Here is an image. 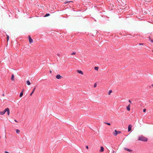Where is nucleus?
Instances as JSON below:
<instances>
[{
	"mask_svg": "<svg viewBox=\"0 0 153 153\" xmlns=\"http://www.w3.org/2000/svg\"><path fill=\"white\" fill-rule=\"evenodd\" d=\"M62 76L59 74L57 75L56 76V78L58 79H61Z\"/></svg>",
	"mask_w": 153,
	"mask_h": 153,
	"instance_id": "obj_6",
	"label": "nucleus"
},
{
	"mask_svg": "<svg viewBox=\"0 0 153 153\" xmlns=\"http://www.w3.org/2000/svg\"><path fill=\"white\" fill-rule=\"evenodd\" d=\"M35 89H36V88L35 87L34 88H33V91H32V92L30 93V96H32L33 94V92H34V91L35 90Z\"/></svg>",
	"mask_w": 153,
	"mask_h": 153,
	"instance_id": "obj_11",
	"label": "nucleus"
},
{
	"mask_svg": "<svg viewBox=\"0 0 153 153\" xmlns=\"http://www.w3.org/2000/svg\"><path fill=\"white\" fill-rule=\"evenodd\" d=\"M14 76L13 74H12L11 77V80L12 81L14 80Z\"/></svg>",
	"mask_w": 153,
	"mask_h": 153,
	"instance_id": "obj_10",
	"label": "nucleus"
},
{
	"mask_svg": "<svg viewBox=\"0 0 153 153\" xmlns=\"http://www.w3.org/2000/svg\"><path fill=\"white\" fill-rule=\"evenodd\" d=\"M26 83H27V84L28 85H30V82L29 81V80H27V81Z\"/></svg>",
	"mask_w": 153,
	"mask_h": 153,
	"instance_id": "obj_13",
	"label": "nucleus"
},
{
	"mask_svg": "<svg viewBox=\"0 0 153 153\" xmlns=\"http://www.w3.org/2000/svg\"><path fill=\"white\" fill-rule=\"evenodd\" d=\"M143 112H146V109H143Z\"/></svg>",
	"mask_w": 153,
	"mask_h": 153,
	"instance_id": "obj_27",
	"label": "nucleus"
},
{
	"mask_svg": "<svg viewBox=\"0 0 153 153\" xmlns=\"http://www.w3.org/2000/svg\"><path fill=\"white\" fill-rule=\"evenodd\" d=\"M112 153H115V151L114 150H112Z\"/></svg>",
	"mask_w": 153,
	"mask_h": 153,
	"instance_id": "obj_30",
	"label": "nucleus"
},
{
	"mask_svg": "<svg viewBox=\"0 0 153 153\" xmlns=\"http://www.w3.org/2000/svg\"><path fill=\"white\" fill-rule=\"evenodd\" d=\"M147 138L144 137L143 135L140 136L138 137V140L143 141L146 142L148 140Z\"/></svg>",
	"mask_w": 153,
	"mask_h": 153,
	"instance_id": "obj_1",
	"label": "nucleus"
},
{
	"mask_svg": "<svg viewBox=\"0 0 153 153\" xmlns=\"http://www.w3.org/2000/svg\"><path fill=\"white\" fill-rule=\"evenodd\" d=\"M121 133V132L120 131H117V134H120V133Z\"/></svg>",
	"mask_w": 153,
	"mask_h": 153,
	"instance_id": "obj_26",
	"label": "nucleus"
},
{
	"mask_svg": "<svg viewBox=\"0 0 153 153\" xmlns=\"http://www.w3.org/2000/svg\"><path fill=\"white\" fill-rule=\"evenodd\" d=\"M50 14H49V13H47V14H46L45 16V17H47V16H50Z\"/></svg>",
	"mask_w": 153,
	"mask_h": 153,
	"instance_id": "obj_19",
	"label": "nucleus"
},
{
	"mask_svg": "<svg viewBox=\"0 0 153 153\" xmlns=\"http://www.w3.org/2000/svg\"><path fill=\"white\" fill-rule=\"evenodd\" d=\"M128 101H129V102H130V103H131V101L130 100H128Z\"/></svg>",
	"mask_w": 153,
	"mask_h": 153,
	"instance_id": "obj_31",
	"label": "nucleus"
},
{
	"mask_svg": "<svg viewBox=\"0 0 153 153\" xmlns=\"http://www.w3.org/2000/svg\"><path fill=\"white\" fill-rule=\"evenodd\" d=\"M99 68L97 67H95L94 69L95 70L97 71L98 69Z\"/></svg>",
	"mask_w": 153,
	"mask_h": 153,
	"instance_id": "obj_17",
	"label": "nucleus"
},
{
	"mask_svg": "<svg viewBox=\"0 0 153 153\" xmlns=\"http://www.w3.org/2000/svg\"><path fill=\"white\" fill-rule=\"evenodd\" d=\"M104 149L103 147L102 146H101L100 147V152H102L104 151Z\"/></svg>",
	"mask_w": 153,
	"mask_h": 153,
	"instance_id": "obj_8",
	"label": "nucleus"
},
{
	"mask_svg": "<svg viewBox=\"0 0 153 153\" xmlns=\"http://www.w3.org/2000/svg\"><path fill=\"white\" fill-rule=\"evenodd\" d=\"M76 53L75 52H73L71 54V55H75V54Z\"/></svg>",
	"mask_w": 153,
	"mask_h": 153,
	"instance_id": "obj_22",
	"label": "nucleus"
},
{
	"mask_svg": "<svg viewBox=\"0 0 153 153\" xmlns=\"http://www.w3.org/2000/svg\"><path fill=\"white\" fill-rule=\"evenodd\" d=\"M16 132L17 133L19 134L20 132V131L19 129H17L16 130Z\"/></svg>",
	"mask_w": 153,
	"mask_h": 153,
	"instance_id": "obj_16",
	"label": "nucleus"
},
{
	"mask_svg": "<svg viewBox=\"0 0 153 153\" xmlns=\"http://www.w3.org/2000/svg\"><path fill=\"white\" fill-rule=\"evenodd\" d=\"M86 148L87 149H88V146H86Z\"/></svg>",
	"mask_w": 153,
	"mask_h": 153,
	"instance_id": "obj_29",
	"label": "nucleus"
},
{
	"mask_svg": "<svg viewBox=\"0 0 153 153\" xmlns=\"http://www.w3.org/2000/svg\"><path fill=\"white\" fill-rule=\"evenodd\" d=\"M14 121H15V122H18V121L16 120H14Z\"/></svg>",
	"mask_w": 153,
	"mask_h": 153,
	"instance_id": "obj_32",
	"label": "nucleus"
},
{
	"mask_svg": "<svg viewBox=\"0 0 153 153\" xmlns=\"http://www.w3.org/2000/svg\"><path fill=\"white\" fill-rule=\"evenodd\" d=\"M114 135L116 136L117 134V131L116 130H114V132L113 133Z\"/></svg>",
	"mask_w": 153,
	"mask_h": 153,
	"instance_id": "obj_7",
	"label": "nucleus"
},
{
	"mask_svg": "<svg viewBox=\"0 0 153 153\" xmlns=\"http://www.w3.org/2000/svg\"><path fill=\"white\" fill-rule=\"evenodd\" d=\"M77 72L80 74H82V75H83V72L81 71V70H77Z\"/></svg>",
	"mask_w": 153,
	"mask_h": 153,
	"instance_id": "obj_5",
	"label": "nucleus"
},
{
	"mask_svg": "<svg viewBox=\"0 0 153 153\" xmlns=\"http://www.w3.org/2000/svg\"><path fill=\"white\" fill-rule=\"evenodd\" d=\"M97 85L96 83H95L94 85V87L95 88L97 86Z\"/></svg>",
	"mask_w": 153,
	"mask_h": 153,
	"instance_id": "obj_24",
	"label": "nucleus"
},
{
	"mask_svg": "<svg viewBox=\"0 0 153 153\" xmlns=\"http://www.w3.org/2000/svg\"><path fill=\"white\" fill-rule=\"evenodd\" d=\"M132 126L131 125H129L128 126V131L129 132L131 130V128H132Z\"/></svg>",
	"mask_w": 153,
	"mask_h": 153,
	"instance_id": "obj_3",
	"label": "nucleus"
},
{
	"mask_svg": "<svg viewBox=\"0 0 153 153\" xmlns=\"http://www.w3.org/2000/svg\"><path fill=\"white\" fill-rule=\"evenodd\" d=\"M23 91H22V92H21L20 93V95H19V96L20 97H21L22 96V95H23Z\"/></svg>",
	"mask_w": 153,
	"mask_h": 153,
	"instance_id": "obj_14",
	"label": "nucleus"
},
{
	"mask_svg": "<svg viewBox=\"0 0 153 153\" xmlns=\"http://www.w3.org/2000/svg\"><path fill=\"white\" fill-rule=\"evenodd\" d=\"M124 149L128 151V152H131L132 151V150H131V149H130L128 148H124Z\"/></svg>",
	"mask_w": 153,
	"mask_h": 153,
	"instance_id": "obj_9",
	"label": "nucleus"
},
{
	"mask_svg": "<svg viewBox=\"0 0 153 153\" xmlns=\"http://www.w3.org/2000/svg\"><path fill=\"white\" fill-rule=\"evenodd\" d=\"M29 42L30 43H32L33 42V40L30 36H29Z\"/></svg>",
	"mask_w": 153,
	"mask_h": 153,
	"instance_id": "obj_4",
	"label": "nucleus"
},
{
	"mask_svg": "<svg viewBox=\"0 0 153 153\" xmlns=\"http://www.w3.org/2000/svg\"><path fill=\"white\" fill-rule=\"evenodd\" d=\"M6 111L7 112L8 115H9L10 113V110L8 108H5L3 111H0V115H4Z\"/></svg>",
	"mask_w": 153,
	"mask_h": 153,
	"instance_id": "obj_2",
	"label": "nucleus"
},
{
	"mask_svg": "<svg viewBox=\"0 0 153 153\" xmlns=\"http://www.w3.org/2000/svg\"><path fill=\"white\" fill-rule=\"evenodd\" d=\"M144 45L143 43H140L139 44V45Z\"/></svg>",
	"mask_w": 153,
	"mask_h": 153,
	"instance_id": "obj_25",
	"label": "nucleus"
},
{
	"mask_svg": "<svg viewBox=\"0 0 153 153\" xmlns=\"http://www.w3.org/2000/svg\"><path fill=\"white\" fill-rule=\"evenodd\" d=\"M152 87H153V84L152 85Z\"/></svg>",
	"mask_w": 153,
	"mask_h": 153,
	"instance_id": "obj_34",
	"label": "nucleus"
},
{
	"mask_svg": "<svg viewBox=\"0 0 153 153\" xmlns=\"http://www.w3.org/2000/svg\"><path fill=\"white\" fill-rule=\"evenodd\" d=\"M149 40L151 42H153V39L152 40L150 39V38H149Z\"/></svg>",
	"mask_w": 153,
	"mask_h": 153,
	"instance_id": "obj_21",
	"label": "nucleus"
},
{
	"mask_svg": "<svg viewBox=\"0 0 153 153\" xmlns=\"http://www.w3.org/2000/svg\"><path fill=\"white\" fill-rule=\"evenodd\" d=\"M4 153H9V152H7V151H5L4 152Z\"/></svg>",
	"mask_w": 153,
	"mask_h": 153,
	"instance_id": "obj_28",
	"label": "nucleus"
},
{
	"mask_svg": "<svg viewBox=\"0 0 153 153\" xmlns=\"http://www.w3.org/2000/svg\"><path fill=\"white\" fill-rule=\"evenodd\" d=\"M112 92V91L111 90H110L109 91H108V95H110L111 94Z\"/></svg>",
	"mask_w": 153,
	"mask_h": 153,
	"instance_id": "obj_15",
	"label": "nucleus"
},
{
	"mask_svg": "<svg viewBox=\"0 0 153 153\" xmlns=\"http://www.w3.org/2000/svg\"><path fill=\"white\" fill-rule=\"evenodd\" d=\"M3 96H4V94H3Z\"/></svg>",
	"mask_w": 153,
	"mask_h": 153,
	"instance_id": "obj_35",
	"label": "nucleus"
},
{
	"mask_svg": "<svg viewBox=\"0 0 153 153\" xmlns=\"http://www.w3.org/2000/svg\"><path fill=\"white\" fill-rule=\"evenodd\" d=\"M7 41H8L9 39V36L8 35H7Z\"/></svg>",
	"mask_w": 153,
	"mask_h": 153,
	"instance_id": "obj_20",
	"label": "nucleus"
},
{
	"mask_svg": "<svg viewBox=\"0 0 153 153\" xmlns=\"http://www.w3.org/2000/svg\"><path fill=\"white\" fill-rule=\"evenodd\" d=\"M152 51L153 52V50H152Z\"/></svg>",
	"mask_w": 153,
	"mask_h": 153,
	"instance_id": "obj_36",
	"label": "nucleus"
},
{
	"mask_svg": "<svg viewBox=\"0 0 153 153\" xmlns=\"http://www.w3.org/2000/svg\"><path fill=\"white\" fill-rule=\"evenodd\" d=\"M70 2H73V1H66L64 3L65 4H66L67 3H70Z\"/></svg>",
	"mask_w": 153,
	"mask_h": 153,
	"instance_id": "obj_18",
	"label": "nucleus"
},
{
	"mask_svg": "<svg viewBox=\"0 0 153 153\" xmlns=\"http://www.w3.org/2000/svg\"><path fill=\"white\" fill-rule=\"evenodd\" d=\"M105 123V124H107V125H109V126H110V125H111V124H110V123Z\"/></svg>",
	"mask_w": 153,
	"mask_h": 153,
	"instance_id": "obj_23",
	"label": "nucleus"
},
{
	"mask_svg": "<svg viewBox=\"0 0 153 153\" xmlns=\"http://www.w3.org/2000/svg\"><path fill=\"white\" fill-rule=\"evenodd\" d=\"M50 73H52V71H50Z\"/></svg>",
	"mask_w": 153,
	"mask_h": 153,
	"instance_id": "obj_33",
	"label": "nucleus"
},
{
	"mask_svg": "<svg viewBox=\"0 0 153 153\" xmlns=\"http://www.w3.org/2000/svg\"><path fill=\"white\" fill-rule=\"evenodd\" d=\"M129 107H130V105H128L126 107L128 111H129L130 110V108Z\"/></svg>",
	"mask_w": 153,
	"mask_h": 153,
	"instance_id": "obj_12",
	"label": "nucleus"
}]
</instances>
